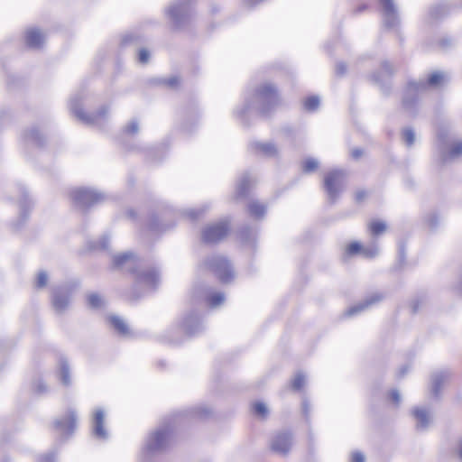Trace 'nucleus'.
<instances>
[{"instance_id": "f257e3e1", "label": "nucleus", "mask_w": 462, "mask_h": 462, "mask_svg": "<svg viewBox=\"0 0 462 462\" xmlns=\"http://www.w3.org/2000/svg\"><path fill=\"white\" fill-rule=\"evenodd\" d=\"M193 0H176L165 10L166 16L170 19L175 29L184 28L191 18Z\"/></svg>"}, {"instance_id": "f03ea898", "label": "nucleus", "mask_w": 462, "mask_h": 462, "mask_svg": "<svg viewBox=\"0 0 462 462\" xmlns=\"http://www.w3.org/2000/svg\"><path fill=\"white\" fill-rule=\"evenodd\" d=\"M382 22L388 30L398 31L401 24L399 8L394 0H378Z\"/></svg>"}, {"instance_id": "7ed1b4c3", "label": "nucleus", "mask_w": 462, "mask_h": 462, "mask_svg": "<svg viewBox=\"0 0 462 462\" xmlns=\"http://www.w3.org/2000/svg\"><path fill=\"white\" fill-rule=\"evenodd\" d=\"M70 110L73 114L83 123L87 125H100L106 121L108 115V108L106 106L101 107L96 114L88 116L82 110V100L80 97H74L69 103Z\"/></svg>"}, {"instance_id": "20e7f679", "label": "nucleus", "mask_w": 462, "mask_h": 462, "mask_svg": "<svg viewBox=\"0 0 462 462\" xmlns=\"http://www.w3.org/2000/svg\"><path fill=\"white\" fill-rule=\"evenodd\" d=\"M346 172L342 170H333L328 172L324 179V186L330 200L334 201L346 186Z\"/></svg>"}, {"instance_id": "39448f33", "label": "nucleus", "mask_w": 462, "mask_h": 462, "mask_svg": "<svg viewBox=\"0 0 462 462\" xmlns=\"http://www.w3.org/2000/svg\"><path fill=\"white\" fill-rule=\"evenodd\" d=\"M70 197L74 203L79 208H88L104 200L105 196L96 189L87 188L74 189Z\"/></svg>"}, {"instance_id": "423d86ee", "label": "nucleus", "mask_w": 462, "mask_h": 462, "mask_svg": "<svg viewBox=\"0 0 462 462\" xmlns=\"http://www.w3.org/2000/svg\"><path fill=\"white\" fill-rule=\"evenodd\" d=\"M207 264L222 282H228L234 278L232 267L225 257L212 256Z\"/></svg>"}, {"instance_id": "0eeeda50", "label": "nucleus", "mask_w": 462, "mask_h": 462, "mask_svg": "<svg viewBox=\"0 0 462 462\" xmlns=\"http://www.w3.org/2000/svg\"><path fill=\"white\" fill-rule=\"evenodd\" d=\"M169 440V430L167 429H159L153 432L146 440L143 452L152 455L163 450Z\"/></svg>"}, {"instance_id": "6e6552de", "label": "nucleus", "mask_w": 462, "mask_h": 462, "mask_svg": "<svg viewBox=\"0 0 462 462\" xmlns=\"http://www.w3.org/2000/svg\"><path fill=\"white\" fill-rule=\"evenodd\" d=\"M227 232V223L226 221H220L205 227L202 232V238L206 243H217L226 237Z\"/></svg>"}, {"instance_id": "1a4fd4ad", "label": "nucleus", "mask_w": 462, "mask_h": 462, "mask_svg": "<svg viewBox=\"0 0 462 462\" xmlns=\"http://www.w3.org/2000/svg\"><path fill=\"white\" fill-rule=\"evenodd\" d=\"M383 299V294L379 292L373 293L372 295L368 296L365 300H364L362 302H359L351 308H349L346 315L347 316H354L356 314L361 313L362 311L369 309L370 307L374 306V304L380 302Z\"/></svg>"}, {"instance_id": "9d476101", "label": "nucleus", "mask_w": 462, "mask_h": 462, "mask_svg": "<svg viewBox=\"0 0 462 462\" xmlns=\"http://www.w3.org/2000/svg\"><path fill=\"white\" fill-rule=\"evenodd\" d=\"M105 413L101 409L95 411L92 418V430L96 438L100 439H106L108 433L104 427Z\"/></svg>"}, {"instance_id": "9b49d317", "label": "nucleus", "mask_w": 462, "mask_h": 462, "mask_svg": "<svg viewBox=\"0 0 462 462\" xmlns=\"http://www.w3.org/2000/svg\"><path fill=\"white\" fill-rule=\"evenodd\" d=\"M291 443V434L282 432L273 437L271 447L277 453L286 454L290 450Z\"/></svg>"}, {"instance_id": "f8f14e48", "label": "nucleus", "mask_w": 462, "mask_h": 462, "mask_svg": "<svg viewBox=\"0 0 462 462\" xmlns=\"http://www.w3.org/2000/svg\"><path fill=\"white\" fill-rule=\"evenodd\" d=\"M160 281L159 273L155 270L139 272L136 275V282L146 287L153 288Z\"/></svg>"}, {"instance_id": "ddd939ff", "label": "nucleus", "mask_w": 462, "mask_h": 462, "mask_svg": "<svg viewBox=\"0 0 462 462\" xmlns=\"http://www.w3.org/2000/svg\"><path fill=\"white\" fill-rule=\"evenodd\" d=\"M69 304V294L68 291L63 292L61 290L54 291L52 296V306L56 312H64Z\"/></svg>"}, {"instance_id": "4468645a", "label": "nucleus", "mask_w": 462, "mask_h": 462, "mask_svg": "<svg viewBox=\"0 0 462 462\" xmlns=\"http://www.w3.org/2000/svg\"><path fill=\"white\" fill-rule=\"evenodd\" d=\"M412 414L416 420V428L420 430H424L431 422L432 416L429 410L424 408H415Z\"/></svg>"}, {"instance_id": "2eb2a0df", "label": "nucleus", "mask_w": 462, "mask_h": 462, "mask_svg": "<svg viewBox=\"0 0 462 462\" xmlns=\"http://www.w3.org/2000/svg\"><path fill=\"white\" fill-rule=\"evenodd\" d=\"M25 42L31 49H39L44 42V35L39 29H29L25 33Z\"/></svg>"}, {"instance_id": "dca6fc26", "label": "nucleus", "mask_w": 462, "mask_h": 462, "mask_svg": "<svg viewBox=\"0 0 462 462\" xmlns=\"http://www.w3.org/2000/svg\"><path fill=\"white\" fill-rule=\"evenodd\" d=\"M113 263L116 267L131 270L135 264V257L132 253H123L113 256Z\"/></svg>"}, {"instance_id": "f3484780", "label": "nucleus", "mask_w": 462, "mask_h": 462, "mask_svg": "<svg viewBox=\"0 0 462 462\" xmlns=\"http://www.w3.org/2000/svg\"><path fill=\"white\" fill-rule=\"evenodd\" d=\"M76 414L69 412L64 419L56 421V428L62 433H71L76 427Z\"/></svg>"}, {"instance_id": "a211bd4d", "label": "nucleus", "mask_w": 462, "mask_h": 462, "mask_svg": "<svg viewBox=\"0 0 462 462\" xmlns=\"http://www.w3.org/2000/svg\"><path fill=\"white\" fill-rule=\"evenodd\" d=\"M252 148L259 154L266 157H274L278 154L277 147L272 143L254 142Z\"/></svg>"}, {"instance_id": "6ab92c4d", "label": "nucleus", "mask_w": 462, "mask_h": 462, "mask_svg": "<svg viewBox=\"0 0 462 462\" xmlns=\"http://www.w3.org/2000/svg\"><path fill=\"white\" fill-rule=\"evenodd\" d=\"M200 293L203 294L211 308H217L225 301V296L222 292L210 293L207 290H201V291H198L194 292L196 295H200Z\"/></svg>"}, {"instance_id": "aec40b11", "label": "nucleus", "mask_w": 462, "mask_h": 462, "mask_svg": "<svg viewBox=\"0 0 462 462\" xmlns=\"http://www.w3.org/2000/svg\"><path fill=\"white\" fill-rule=\"evenodd\" d=\"M151 83L157 87H177L182 84V79L180 76L174 74L169 77L155 78Z\"/></svg>"}, {"instance_id": "412c9836", "label": "nucleus", "mask_w": 462, "mask_h": 462, "mask_svg": "<svg viewBox=\"0 0 462 462\" xmlns=\"http://www.w3.org/2000/svg\"><path fill=\"white\" fill-rule=\"evenodd\" d=\"M428 83L430 85L450 84L451 75L445 71H434L429 76Z\"/></svg>"}, {"instance_id": "4be33fe9", "label": "nucleus", "mask_w": 462, "mask_h": 462, "mask_svg": "<svg viewBox=\"0 0 462 462\" xmlns=\"http://www.w3.org/2000/svg\"><path fill=\"white\" fill-rule=\"evenodd\" d=\"M449 11V6L446 3L433 5L429 11V18L430 21L443 18Z\"/></svg>"}, {"instance_id": "5701e85b", "label": "nucleus", "mask_w": 462, "mask_h": 462, "mask_svg": "<svg viewBox=\"0 0 462 462\" xmlns=\"http://www.w3.org/2000/svg\"><path fill=\"white\" fill-rule=\"evenodd\" d=\"M382 73L374 74V83L380 84L382 83L385 78L392 76L394 72V68L392 63L389 61H383L381 66Z\"/></svg>"}, {"instance_id": "b1692460", "label": "nucleus", "mask_w": 462, "mask_h": 462, "mask_svg": "<svg viewBox=\"0 0 462 462\" xmlns=\"http://www.w3.org/2000/svg\"><path fill=\"white\" fill-rule=\"evenodd\" d=\"M199 326V319L194 314L187 316L183 321V328L189 334H195Z\"/></svg>"}, {"instance_id": "393cba45", "label": "nucleus", "mask_w": 462, "mask_h": 462, "mask_svg": "<svg viewBox=\"0 0 462 462\" xmlns=\"http://www.w3.org/2000/svg\"><path fill=\"white\" fill-rule=\"evenodd\" d=\"M252 183H253V179L248 174L243 175L239 183L237 184V188H236L237 197L245 196V194Z\"/></svg>"}, {"instance_id": "a878e982", "label": "nucleus", "mask_w": 462, "mask_h": 462, "mask_svg": "<svg viewBox=\"0 0 462 462\" xmlns=\"http://www.w3.org/2000/svg\"><path fill=\"white\" fill-rule=\"evenodd\" d=\"M447 379V375L443 373H436L432 374L431 377V392L438 395L440 391L441 385Z\"/></svg>"}, {"instance_id": "bb28decb", "label": "nucleus", "mask_w": 462, "mask_h": 462, "mask_svg": "<svg viewBox=\"0 0 462 462\" xmlns=\"http://www.w3.org/2000/svg\"><path fill=\"white\" fill-rule=\"evenodd\" d=\"M109 321L111 325L116 329L120 334L126 335L128 333V327L125 320L118 316H110Z\"/></svg>"}, {"instance_id": "cd10ccee", "label": "nucleus", "mask_w": 462, "mask_h": 462, "mask_svg": "<svg viewBox=\"0 0 462 462\" xmlns=\"http://www.w3.org/2000/svg\"><path fill=\"white\" fill-rule=\"evenodd\" d=\"M368 228L373 236H379L386 231L387 225L382 220H373L368 224Z\"/></svg>"}, {"instance_id": "c85d7f7f", "label": "nucleus", "mask_w": 462, "mask_h": 462, "mask_svg": "<svg viewBox=\"0 0 462 462\" xmlns=\"http://www.w3.org/2000/svg\"><path fill=\"white\" fill-rule=\"evenodd\" d=\"M26 138L28 142L34 143L36 145H42L43 135L38 129H32L27 133Z\"/></svg>"}, {"instance_id": "c756f323", "label": "nucleus", "mask_w": 462, "mask_h": 462, "mask_svg": "<svg viewBox=\"0 0 462 462\" xmlns=\"http://www.w3.org/2000/svg\"><path fill=\"white\" fill-rule=\"evenodd\" d=\"M87 300L88 306L92 309H99L105 303L104 299L97 293H90Z\"/></svg>"}, {"instance_id": "7c9ffc66", "label": "nucleus", "mask_w": 462, "mask_h": 462, "mask_svg": "<svg viewBox=\"0 0 462 462\" xmlns=\"http://www.w3.org/2000/svg\"><path fill=\"white\" fill-rule=\"evenodd\" d=\"M319 104H320L319 97L317 96H311L305 99L304 108L307 111L313 112L319 108Z\"/></svg>"}, {"instance_id": "2f4dec72", "label": "nucleus", "mask_w": 462, "mask_h": 462, "mask_svg": "<svg viewBox=\"0 0 462 462\" xmlns=\"http://www.w3.org/2000/svg\"><path fill=\"white\" fill-rule=\"evenodd\" d=\"M60 375L63 384L69 385L70 383L69 369L67 362L65 361L60 362Z\"/></svg>"}, {"instance_id": "473e14b6", "label": "nucleus", "mask_w": 462, "mask_h": 462, "mask_svg": "<svg viewBox=\"0 0 462 462\" xmlns=\"http://www.w3.org/2000/svg\"><path fill=\"white\" fill-rule=\"evenodd\" d=\"M402 139L408 147H411L415 143V133L410 128L406 127L402 130Z\"/></svg>"}, {"instance_id": "72a5a7b5", "label": "nucleus", "mask_w": 462, "mask_h": 462, "mask_svg": "<svg viewBox=\"0 0 462 462\" xmlns=\"http://www.w3.org/2000/svg\"><path fill=\"white\" fill-rule=\"evenodd\" d=\"M249 212L251 215L260 217L265 213V208L258 202H252L249 205Z\"/></svg>"}, {"instance_id": "f704fd0d", "label": "nucleus", "mask_w": 462, "mask_h": 462, "mask_svg": "<svg viewBox=\"0 0 462 462\" xmlns=\"http://www.w3.org/2000/svg\"><path fill=\"white\" fill-rule=\"evenodd\" d=\"M379 254V248L375 243L368 246H363L362 254L366 258H374Z\"/></svg>"}, {"instance_id": "c9c22d12", "label": "nucleus", "mask_w": 462, "mask_h": 462, "mask_svg": "<svg viewBox=\"0 0 462 462\" xmlns=\"http://www.w3.org/2000/svg\"><path fill=\"white\" fill-rule=\"evenodd\" d=\"M306 383V377L302 373H298L291 381L292 389L299 391L300 390Z\"/></svg>"}, {"instance_id": "e433bc0d", "label": "nucleus", "mask_w": 462, "mask_h": 462, "mask_svg": "<svg viewBox=\"0 0 462 462\" xmlns=\"http://www.w3.org/2000/svg\"><path fill=\"white\" fill-rule=\"evenodd\" d=\"M319 166L318 160L314 158L307 159L302 165V170L304 172H311L314 171Z\"/></svg>"}, {"instance_id": "4c0bfd02", "label": "nucleus", "mask_w": 462, "mask_h": 462, "mask_svg": "<svg viewBox=\"0 0 462 462\" xmlns=\"http://www.w3.org/2000/svg\"><path fill=\"white\" fill-rule=\"evenodd\" d=\"M363 246L358 242H353L347 245L346 248V254L347 255H354L356 254H362Z\"/></svg>"}, {"instance_id": "58836bf2", "label": "nucleus", "mask_w": 462, "mask_h": 462, "mask_svg": "<svg viewBox=\"0 0 462 462\" xmlns=\"http://www.w3.org/2000/svg\"><path fill=\"white\" fill-rule=\"evenodd\" d=\"M137 42H138V36L133 32H127V33L124 34L121 38V44L123 46H126V45L137 43Z\"/></svg>"}, {"instance_id": "ea45409f", "label": "nucleus", "mask_w": 462, "mask_h": 462, "mask_svg": "<svg viewBox=\"0 0 462 462\" xmlns=\"http://www.w3.org/2000/svg\"><path fill=\"white\" fill-rule=\"evenodd\" d=\"M254 411L256 415H258L262 418L266 417L268 414V408H267L266 404L263 402H261L254 403Z\"/></svg>"}, {"instance_id": "a19ab883", "label": "nucleus", "mask_w": 462, "mask_h": 462, "mask_svg": "<svg viewBox=\"0 0 462 462\" xmlns=\"http://www.w3.org/2000/svg\"><path fill=\"white\" fill-rule=\"evenodd\" d=\"M461 154H462V142L455 143L452 145V147L448 152V157L451 159H454V158L460 156Z\"/></svg>"}, {"instance_id": "79ce46f5", "label": "nucleus", "mask_w": 462, "mask_h": 462, "mask_svg": "<svg viewBox=\"0 0 462 462\" xmlns=\"http://www.w3.org/2000/svg\"><path fill=\"white\" fill-rule=\"evenodd\" d=\"M138 62L142 64H146L149 62L150 60V52L147 49L143 48L138 51V56H137Z\"/></svg>"}, {"instance_id": "37998d69", "label": "nucleus", "mask_w": 462, "mask_h": 462, "mask_svg": "<svg viewBox=\"0 0 462 462\" xmlns=\"http://www.w3.org/2000/svg\"><path fill=\"white\" fill-rule=\"evenodd\" d=\"M126 134H134L139 131V124L135 120H132L129 122L127 125H125V130Z\"/></svg>"}, {"instance_id": "c03bdc74", "label": "nucleus", "mask_w": 462, "mask_h": 462, "mask_svg": "<svg viewBox=\"0 0 462 462\" xmlns=\"http://www.w3.org/2000/svg\"><path fill=\"white\" fill-rule=\"evenodd\" d=\"M108 243H109V237L105 236L95 243V245H93V248L106 250L108 248Z\"/></svg>"}, {"instance_id": "a18cd8bd", "label": "nucleus", "mask_w": 462, "mask_h": 462, "mask_svg": "<svg viewBox=\"0 0 462 462\" xmlns=\"http://www.w3.org/2000/svg\"><path fill=\"white\" fill-rule=\"evenodd\" d=\"M48 282V275L45 272H40L36 280V286L39 288H42L46 286Z\"/></svg>"}, {"instance_id": "49530a36", "label": "nucleus", "mask_w": 462, "mask_h": 462, "mask_svg": "<svg viewBox=\"0 0 462 462\" xmlns=\"http://www.w3.org/2000/svg\"><path fill=\"white\" fill-rule=\"evenodd\" d=\"M261 97L264 99H274L275 98V91L274 88H263L260 93Z\"/></svg>"}, {"instance_id": "de8ad7c7", "label": "nucleus", "mask_w": 462, "mask_h": 462, "mask_svg": "<svg viewBox=\"0 0 462 462\" xmlns=\"http://www.w3.org/2000/svg\"><path fill=\"white\" fill-rule=\"evenodd\" d=\"M346 71V65L343 61H339L336 65V73L338 76H343Z\"/></svg>"}, {"instance_id": "09e8293b", "label": "nucleus", "mask_w": 462, "mask_h": 462, "mask_svg": "<svg viewBox=\"0 0 462 462\" xmlns=\"http://www.w3.org/2000/svg\"><path fill=\"white\" fill-rule=\"evenodd\" d=\"M351 462H365V456L361 452H354Z\"/></svg>"}, {"instance_id": "8fccbe9b", "label": "nucleus", "mask_w": 462, "mask_h": 462, "mask_svg": "<svg viewBox=\"0 0 462 462\" xmlns=\"http://www.w3.org/2000/svg\"><path fill=\"white\" fill-rule=\"evenodd\" d=\"M390 396H391V399L392 401L395 403V404H399L400 402H401V395L399 393V392L397 390H393L390 393Z\"/></svg>"}, {"instance_id": "3c124183", "label": "nucleus", "mask_w": 462, "mask_h": 462, "mask_svg": "<svg viewBox=\"0 0 462 462\" xmlns=\"http://www.w3.org/2000/svg\"><path fill=\"white\" fill-rule=\"evenodd\" d=\"M367 196L366 191L365 190H359L356 193V201L360 202L363 201Z\"/></svg>"}, {"instance_id": "603ef678", "label": "nucleus", "mask_w": 462, "mask_h": 462, "mask_svg": "<svg viewBox=\"0 0 462 462\" xmlns=\"http://www.w3.org/2000/svg\"><path fill=\"white\" fill-rule=\"evenodd\" d=\"M351 155L354 159H359L363 155V151L359 148L353 149Z\"/></svg>"}, {"instance_id": "864d4df0", "label": "nucleus", "mask_w": 462, "mask_h": 462, "mask_svg": "<svg viewBox=\"0 0 462 462\" xmlns=\"http://www.w3.org/2000/svg\"><path fill=\"white\" fill-rule=\"evenodd\" d=\"M440 44H441V46H442L443 48H447V47H448V46H450V45H451V41H450V40H448V39H443V40L441 41Z\"/></svg>"}, {"instance_id": "5fc2aeb1", "label": "nucleus", "mask_w": 462, "mask_h": 462, "mask_svg": "<svg viewBox=\"0 0 462 462\" xmlns=\"http://www.w3.org/2000/svg\"><path fill=\"white\" fill-rule=\"evenodd\" d=\"M201 213H202V211H201V210H199V211L191 210V211L189 212V216H190L191 217H194V218H195V217H199Z\"/></svg>"}, {"instance_id": "6e6d98bb", "label": "nucleus", "mask_w": 462, "mask_h": 462, "mask_svg": "<svg viewBox=\"0 0 462 462\" xmlns=\"http://www.w3.org/2000/svg\"><path fill=\"white\" fill-rule=\"evenodd\" d=\"M408 87L415 88V87H424V86H423V84L418 83L416 81H411V82H409Z\"/></svg>"}, {"instance_id": "4d7b16f0", "label": "nucleus", "mask_w": 462, "mask_h": 462, "mask_svg": "<svg viewBox=\"0 0 462 462\" xmlns=\"http://www.w3.org/2000/svg\"><path fill=\"white\" fill-rule=\"evenodd\" d=\"M365 9H366V5H359V6L355 10V13H356V14L361 13V12H363Z\"/></svg>"}, {"instance_id": "13d9d810", "label": "nucleus", "mask_w": 462, "mask_h": 462, "mask_svg": "<svg viewBox=\"0 0 462 462\" xmlns=\"http://www.w3.org/2000/svg\"><path fill=\"white\" fill-rule=\"evenodd\" d=\"M36 387L38 392H42L45 389L42 382H39Z\"/></svg>"}, {"instance_id": "bf43d9fd", "label": "nucleus", "mask_w": 462, "mask_h": 462, "mask_svg": "<svg viewBox=\"0 0 462 462\" xmlns=\"http://www.w3.org/2000/svg\"><path fill=\"white\" fill-rule=\"evenodd\" d=\"M303 411L305 414H307L309 411L308 404L306 402H303Z\"/></svg>"}, {"instance_id": "052dcab7", "label": "nucleus", "mask_w": 462, "mask_h": 462, "mask_svg": "<svg viewBox=\"0 0 462 462\" xmlns=\"http://www.w3.org/2000/svg\"><path fill=\"white\" fill-rule=\"evenodd\" d=\"M403 105L405 106H408L410 105L406 98H404V100H403Z\"/></svg>"}]
</instances>
